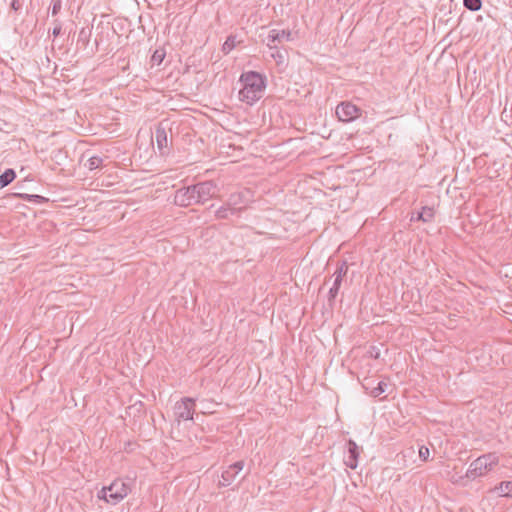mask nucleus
<instances>
[{
	"instance_id": "obj_33",
	"label": "nucleus",
	"mask_w": 512,
	"mask_h": 512,
	"mask_svg": "<svg viewBox=\"0 0 512 512\" xmlns=\"http://www.w3.org/2000/svg\"><path fill=\"white\" fill-rule=\"evenodd\" d=\"M22 4L19 0H12L11 2V9L14 11H18L21 8Z\"/></svg>"
},
{
	"instance_id": "obj_10",
	"label": "nucleus",
	"mask_w": 512,
	"mask_h": 512,
	"mask_svg": "<svg viewBox=\"0 0 512 512\" xmlns=\"http://www.w3.org/2000/svg\"><path fill=\"white\" fill-rule=\"evenodd\" d=\"M347 450H348V457L345 460V464L350 469H356L358 466V459H359V446L356 444V442L352 439H349L347 441Z\"/></svg>"
},
{
	"instance_id": "obj_4",
	"label": "nucleus",
	"mask_w": 512,
	"mask_h": 512,
	"mask_svg": "<svg viewBox=\"0 0 512 512\" xmlns=\"http://www.w3.org/2000/svg\"><path fill=\"white\" fill-rule=\"evenodd\" d=\"M362 110L349 101L341 102L336 107V115L338 119L342 122H351L361 116Z\"/></svg>"
},
{
	"instance_id": "obj_31",
	"label": "nucleus",
	"mask_w": 512,
	"mask_h": 512,
	"mask_svg": "<svg viewBox=\"0 0 512 512\" xmlns=\"http://www.w3.org/2000/svg\"><path fill=\"white\" fill-rule=\"evenodd\" d=\"M55 23H56V25L54 26V28L52 30V35L54 37H58L61 33L62 27H61V24L57 20L55 21Z\"/></svg>"
},
{
	"instance_id": "obj_15",
	"label": "nucleus",
	"mask_w": 512,
	"mask_h": 512,
	"mask_svg": "<svg viewBox=\"0 0 512 512\" xmlns=\"http://www.w3.org/2000/svg\"><path fill=\"white\" fill-rule=\"evenodd\" d=\"M231 216H237V213L226 202L215 211V217L219 220L229 219Z\"/></svg>"
},
{
	"instance_id": "obj_30",
	"label": "nucleus",
	"mask_w": 512,
	"mask_h": 512,
	"mask_svg": "<svg viewBox=\"0 0 512 512\" xmlns=\"http://www.w3.org/2000/svg\"><path fill=\"white\" fill-rule=\"evenodd\" d=\"M373 384H374V380L372 378H365L364 381L362 382V387L366 391H368V390L371 391V389L374 387Z\"/></svg>"
},
{
	"instance_id": "obj_24",
	"label": "nucleus",
	"mask_w": 512,
	"mask_h": 512,
	"mask_svg": "<svg viewBox=\"0 0 512 512\" xmlns=\"http://www.w3.org/2000/svg\"><path fill=\"white\" fill-rule=\"evenodd\" d=\"M479 458L485 459L484 464H485V467L488 469V471L491 470L493 465H495L497 462V457L493 453H488V454L482 455Z\"/></svg>"
},
{
	"instance_id": "obj_14",
	"label": "nucleus",
	"mask_w": 512,
	"mask_h": 512,
	"mask_svg": "<svg viewBox=\"0 0 512 512\" xmlns=\"http://www.w3.org/2000/svg\"><path fill=\"white\" fill-rule=\"evenodd\" d=\"M348 272V264L346 261L338 262L337 268L333 273L334 281L333 283L341 286L343 279L346 277Z\"/></svg>"
},
{
	"instance_id": "obj_9",
	"label": "nucleus",
	"mask_w": 512,
	"mask_h": 512,
	"mask_svg": "<svg viewBox=\"0 0 512 512\" xmlns=\"http://www.w3.org/2000/svg\"><path fill=\"white\" fill-rule=\"evenodd\" d=\"M291 35L292 34L289 30L272 29L267 36V46L269 49L276 48V42L281 43L283 41H290Z\"/></svg>"
},
{
	"instance_id": "obj_23",
	"label": "nucleus",
	"mask_w": 512,
	"mask_h": 512,
	"mask_svg": "<svg viewBox=\"0 0 512 512\" xmlns=\"http://www.w3.org/2000/svg\"><path fill=\"white\" fill-rule=\"evenodd\" d=\"M103 163V158L100 157V156H92L90 157L88 160H87V163L85 164V166L89 169V170H95L97 168H99Z\"/></svg>"
},
{
	"instance_id": "obj_13",
	"label": "nucleus",
	"mask_w": 512,
	"mask_h": 512,
	"mask_svg": "<svg viewBox=\"0 0 512 512\" xmlns=\"http://www.w3.org/2000/svg\"><path fill=\"white\" fill-rule=\"evenodd\" d=\"M435 211L434 208L429 206H424L421 208L420 211L416 213V216L414 214L411 217V221H422L424 223H429L434 219Z\"/></svg>"
},
{
	"instance_id": "obj_17",
	"label": "nucleus",
	"mask_w": 512,
	"mask_h": 512,
	"mask_svg": "<svg viewBox=\"0 0 512 512\" xmlns=\"http://www.w3.org/2000/svg\"><path fill=\"white\" fill-rule=\"evenodd\" d=\"M165 57H166V50L163 47L157 48L153 52V54L150 58L151 66H155V65L159 66L160 64H162Z\"/></svg>"
},
{
	"instance_id": "obj_29",
	"label": "nucleus",
	"mask_w": 512,
	"mask_h": 512,
	"mask_svg": "<svg viewBox=\"0 0 512 512\" xmlns=\"http://www.w3.org/2000/svg\"><path fill=\"white\" fill-rule=\"evenodd\" d=\"M62 7V1L61 0H53L52 2V15H57Z\"/></svg>"
},
{
	"instance_id": "obj_2",
	"label": "nucleus",
	"mask_w": 512,
	"mask_h": 512,
	"mask_svg": "<svg viewBox=\"0 0 512 512\" xmlns=\"http://www.w3.org/2000/svg\"><path fill=\"white\" fill-rule=\"evenodd\" d=\"M130 490V486L126 482L116 479L109 486L103 487L98 497L108 503L117 504L128 495Z\"/></svg>"
},
{
	"instance_id": "obj_25",
	"label": "nucleus",
	"mask_w": 512,
	"mask_h": 512,
	"mask_svg": "<svg viewBox=\"0 0 512 512\" xmlns=\"http://www.w3.org/2000/svg\"><path fill=\"white\" fill-rule=\"evenodd\" d=\"M341 286L333 283L332 287L329 289V292H328V303L330 306H333L334 304V301L338 295V292H339V289H340Z\"/></svg>"
},
{
	"instance_id": "obj_11",
	"label": "nucleus",
	"mask_w": 512,
	"mask_h": 512,
	"mask_svg": "<svg viewBox=\"0 0 512 512\" xmlns=\"http://www.w3.org/2000/svg\"><path fill=\"white\" fill-rule=\"evenodd\" d=\"M485 459L484 458H477L475 459L469 466L467 472H466V477L469 478V479H475L479 476H482L484 475L488 469L485 467V463L484 462Z\"/></svg>"
},
{
	"instance_id": "obj_12",
	"label": "nucleus",
	"mask_w": 512,
	"mask_h": 512,
	"mask_svg": "<svg viewBox=\"0 0 512 512\" xmlns=\"http://www.w3.org/2000/svg\"><path fill=\"white\" fill-rule=\"evenodd\" d=\"M157 148L162 156L169 153L166 129L160 124L156 129Z\"/></svg>"
},
{
	"instance_id": "obj_20",
	"label": "nucleus",
	"mask_w": 512,
	"mask_h": 512,
	"mask_svg": "<svg viewBox=\"0 0 512 512\" xmlns=\"http://www.w3.org/2000/svg\"><path fill=\"white\" fill-rule=\"evenodd\" d=\"M272 50L274 51L272 52L271 57L275 60L276 64L283 65L288 57L287 51H281L277 46Z\"/></svg>"
},
{
	"instance_id": "obj_3",
	"label": "nucleus",
	"mask_w": 512,
	"mask_h": 512,
	"mask_svg": "<svg viewBox=\"0 0 512 512\" xmlns=\"http://www.w3.org/2000/svg\"><path fill=\"white\" fill-rule=\"evenodd\" d=\"M195 400L190 397H184L181 401L177 402L175 405V417L177 421H187L193 420V415L195 413Z\"/></svg>"
},
{
	"instance_id": "obj_16",
	"label": "nucleus",
	"mask_w": 512,
	"mask_h": 512,
	"mask_svg": "<svg viewBox=\"0 0 512 512\" xmlns=\"http://www.w3.org/2000/svg\"><path fill=\"white\" fill-rule=\"evenodd\" d=\"M16 178V172L12 168L6 169L0 175V189L8 186Z\"/></svg>"
},
{
	"instance_id": "obj_28",
	"label": "nucleus",
	"mask_w": 512,
	"mask_h": 512,
	"mask_svg": "<svg viewBox=\"0 0 512 512\" xmlns=\"http://www.w3.org/2000/svg\"><path fill=\"white\" fill-rule=\"evenodd\" d=\"M430 455V451L426 446H421L419 448V457L422 461H427Z\"/></svg>"
},
{
	"instance_id": "obj_32",
	"label": "nucleus",
	"mask_w": 512,
	"mask_h": 512,
	"mask_svg": "<svg viewBox=\"0 0 512 512\" xmlns=\"http://www.w3.org/2000/svg\"><path fill=\"white\" fill-rule=\"evenodd\" d=\"M370 356L374 359H378L380 357V350L376 347H371Z\"/></svg>"
},
{
	"instance_id": "obj_7",
	"label": "nucleus",
	"mask_w": 512,
	"mask_h": 512,
	"mask_svg": "<svg viewBox=\"0 0 512 512\" xmlns=\"http://www.w3.org/2000/svg\"><path fill=\"white\" fill-rule=\"evenodd\" d=\"M174 203L180 207H188L193 204H198L193 185L176 190Z\"/></svg>"
},
{
	"instance_id": "obj_5",
	"label": "nucleus",
	"mask_w": 512,
	"mask_h": 512,
	"mask_svg": "<svg viewBox=\"0 0 512 512\" xmlns=\"http://www.w3.org/2000/svg\"><path fill=\"white\" fill-rule=\"evenodd\" d=\"M196 199L198 204H204L209 199L213 198L217 194L216 184L209 180L194 184Z\"/></svg>"
},
{
	"instance_id": "obj_26",
	"label": "nucleus",
	"mask_w": 512,
	"mask_h": 512,
	"mask_svg": "<svg viewBox=\"0 0 512 512\" xmlns=\"http://www.w3.org/2000/svg\"><path fill=\"white\" fill-rule=\"evenodd\" d=\"M498 490L501 492L503 496L510 497V492L512 491V481H503L500 483Z\"/></svg>"
},
{
	"instance_id": "obj_22",
	"label": "nucleus",
	"mask_w": 512,
	"mask_h": 512,
	"mask_svg": "<svg viewBox=\"0 0 512 512\" xmlns=\"http://www.w3.org/2000/svg\"><path fill=\"white\" fill-rule=\"evenodd\" d=\"M463 5L466 9L476 12L482 7V0H463Z\"/></svg>"
},
{
	"instance_id": "obj_1",
	"label": "nucleus",
	"mask_w": 512,
	"mask_h": 512,
	"mask_svg": "<svg viewBox=\"0 0 512 512\" xmlns=\"http://www.w3.org/2000/svg\"><path fill=\"white\" fill-rule=\"evenodd\" d=\"M239 82L242 88L239 91V100L253 105L260 100L265 92L266 77L257 71H247L240 75Z\"/></svg>"
},
{
	"instance_id": "obj_19",
	"label": "nucleus",
	"mask_w": 512,
	"mask_h": 512,
	"mask_svg": "<svg viewBox=\"0 0 512 512\" xmlns=\"http://www.w3.org/2000/svg\"><path fill=\"white\" fill-rule=\"evenodd\" d=\"M92 34V27H83L79 31L78 35V43H82L84 47H87L90 41V37Z\"/></svg>"
},
{
	"instance_id": "obj_27",
	"label": "nucleus",
	"mask_w": 512,
	"mask_h": 512,
	"mask_svg": "<svg viewBox=\"0 0 512 512\" xmlns=\"http://www.w3.org/2000/svg\"><path fill=\"white\" fill-rule=\"evenodd\" d=\"M26 201L42 204L48 202V199L41 195L30 194L29 196L26 197Z\"/></svg>"
},
{
	"instance_id": "obj_36",
	"label": "nucleus",
	"mask_w": 512,
	"mask_h": 512,
	"mask_svg": "<svg viewBox=\"0 0 512 512\" xmlns=\"http://www.w3.org/2000/svg\"><path fill=\"white\" fill-rule=\"evenodd\" d=\"M0 130L1 131H5V132H8L7 130H5L3 127L0 126Z\"/></svg>"
},
{
	"instance_id": "obj_21",
	"label": "nucleus",
	"mask_w": 512,
	"mask_h": 512,
	"mask_svg": "<svg viewBox=\"0 0 512 512\" xmlns=\"http://www.w3.org/2000/svg\"><path fill=\"white\" fill-rule=\"evenodd\" d=\"M389 384L385 381H380L377 383L375 387H373L370 391V395L372 397H379L381 394L387 391Z\"/></svg>"
},
{
	"instance_id": "obj_34",
	"label": "nucleus",
	"mask_w": 512,
	"mask_h": 512,
	"mask_svg": "<svg viewBox=\"0 0 512 512\" xmlns=\"http://www.w3.org/2000/svg\"><path fill=\"white\" fill-rule=\"evenodd\" d=\"M30 194H26V193H12L10 194V197H18V198H21L23 200H26V197L29 196Z\"/></svg>"
},
{
	"instance_id": "obj_18",
	"label": "nucleus",
	"mask_w": 512,
	"mask_h": 512,
	"mask_svg": "<svg viewBox=\"0 0 512 512\" xmlns=\"http://www.w3.org/2000/svg\"><path fill=\"white\" fill-rule=\"evenodd\" d=\"M238 44L237 37L235 35H229L222 45V52L224 54L230 53Z\"/></svg>"
},
{
	"instance_id": "obj_35",
	"label": "nucleus",
	"mask_w": 512,
	"mask_h": 512,
	"mask_svg": "<svg viewBox=\"0 0 512 512\" xmlns=\"http://www.w3.org/2000/svg\"><path fill=\"white\" fill-rule=\"evenodd\" d=\"M98 44H99V43H98V40L96 39V40H95L96 48L98 47Z\"/></svg>"
},
{
	"instance_id": "obj_6",
	"label": "nucleus",
	"mask_w": 512,
	"mask_h": 512,
	"mask_svg": "<svg viewBox=\"0 0 512 512\" xmlns=\"http://www.w3.org/2000/svg\"><path fill=\"white\" fill-rule=\"evenodd\" d=\"M250 190H243L239 192H235L229 195L228 199L226 200V203L229 207H231L236 213L237 216L243 212L247 205L249 204L250 200Z\"/></svg>"
},
{
	"instance_id": "obj_8",
	"label": "nucleus",
	"mask_w": 512,
	"mask_h": 512,
	"mask_svg": "<svg viewBox=\"0 0 512 512\" xmlns=\"http://www.w3.org/2000/svg\"><path fill=\"white\" fill-rule=\"evenodd\" d=\"M244 461L240 460L237 461L227 467L222 474H221V480L218 483L219 487H228L230 486L236 479L237 475L243 470L244 468Z\"/></svg>"
}]
</instances>
